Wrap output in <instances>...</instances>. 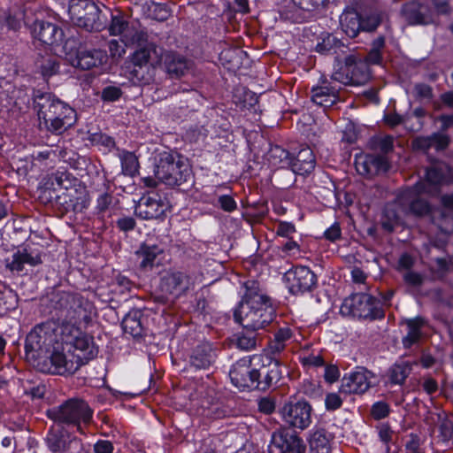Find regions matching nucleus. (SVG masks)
<instances>
[{
  "mask_svg": "<svg viewBox=\"0 0 453 453\" xmlns=\"http://www.w3.org/2000/svg\"><path fill=\"white\" fill-rule=\"evenodd\" d=\"M59 309L65 311L70 321L62 322L61 342L74 348L73 357L80 359L81 366L97 354L93 337L82 332L75 323L88 319L87 311L80 297L70 293H62L58 301Z\"/></svg>",
  "mask_w": 453,
  "mask_h": 453,
  "instance_id": "obj_1",
  "label": "nucleus"
},
{
  "mask_svg": "<svg viewBox=\"0 0 453 453\" xmlns=\"http://www.w3.org/2000/svg\"><path fill=\"white\" fill-rule=\"evenodd\" d=\"M245 288L246 292L234 316L243 328L255 332L273 321L274 311L270 300L260 291L256 281L246 282Z\"/></svg>",
  "mask_w": 453,
  "mask_h": 453,
  "instance_id": "obj_2",
  "label": "nucleus"
},
{
  "mask_svg": "<svg viewBox=\"0 0 453 453\" xmlns=\"http://www.w3.org/2000/svg\"><path fill=\"white\" fill-rule=\"evenodd\" d=\"M34 104L40 126L52 134L64 133L76 121L75 111L50 93L36 91Z\"/></svg>",
  "mask_w": 453,
  "mask_h": 453,
  "instance_id": "obj_3",
  "label": "nucleus"
},
{
  "mask_svg": "<svg viewBox=\"0 0 453 453\" xmlns=\"http://www.w3.org/2000/svg\"><path fill=\"white\" fill-rule=\"evenodd\" d=\"M154 176L144 177L143 183L156 187L158 181L167 186H180L190 177V168L180 156L165 149L157 150L154 157Z\"/></svg>",
  "mask_w": 453,
  "mask_h": 453,
  "instance_id": "obj_4",
  "label": "nucleus"
},
{
  "mask_svg": "<svg viewBox=\"0 0 453 453\" xmlns=\"http://www.w3.org/2000/svg\"><path fill=\"white\" fill-rule=\"evenodd\" d=\"M62 323L58 320H47L36 326L27 334L26 340V356L35 363L50 353L53 348L60 344Z\"/></svg>",
  "mask_w": 453,
  "mask_h": 453,
  "instance_id": "obj_5",
  "label": "nucleus"
},
{
  "mask_svg": "<svg viewBox=\"0 0 453 453\" xmlns=\"http://www.w3.org/2000/svg\"><path fill=\"white\" fill-rule=\"evenodd\" d=\"M48 414L55 421L77 426L81 433L82 430L80 422L88 423L92 418V411L88 405L83 400L76 398L65 401L58 408L49 411Z\"/></svg>",
  "mask_w": 453,
  "mask_h": 453,
  "instance_id": "obj_6",
  "label": "nucleus"
},
{
  "mask_svg": "<svg viewBox=\"0 0 453 453\" xmlns=\"http://www.w3.org/2000/svg\"><path fill=\"white\" fill-rule=\"evenodd\" d=\"M68 12L73 23L87 31H99L103 27L100 10L90 0H71Z\"/></svg>",
  "mask_w": 453,
  "mask_h": 453,
  "instance_id": "obj_7",
  "label": "nucleus"
},
{
  "mask_svg": "<svg viewBox=\"0 0 453 453\" xmlns=\"http://www.w3.org/2000/svg\"><path fill=\"white\" fill-rule=\"evenodd\" d=\"M62 343L58 344L45 355V357L37 360L34 365L42 372L60 375L73 374L81 367L80 359L67 358L63 352Z\"/></svg>",
  "mask_w": 453,
  "mask_h": 453,
  "instance_id": "obj_8",
  "label": "nucleus"
},
{
  "mask_svg": "<svg viewBox=\"0 0 453 453\" xmlns=\"http://www.w3.org/2000/svg\"><path fill=\"white\" fill-rule=\"evenodd\" d=\"M254 388L265 390L276 384L280 377V362L268 355L252 357Z\"/></svg>",
  "mask_w": 453,
  "mask_h": 453,
  "instance_id": "obj_9",
  "label": "nucleus"
},
{
  "mask_svg": "<svg viewBox=\"0 0 453 453\" xmlns=\"http://www.w3.org/2000/svg\"><path fill=\"white\" fill-rule=\"evenodd\" d=\"M379 304L380 302L371 295L358 293L344 300L341 311L360 319H374L383 316Z\"/></svg>",
  "mask_w": 453,
  "mask_h": 453,
  "instance_id": "obj_10",
  "label": "nucleus"
},
{
  "mask_svg": "<svg viewBox=\"0 0 453 453\" xmlns=\"http://www.w3.org/2000/svg\"><path fill=\"white\" fill-rule=\"evenodd\" d=\"M370 78L367 64L354 55H349L341 65L332 74V79L344 85L359 86L365 84Z\"/></svg>",
  "mask_w": 453,
  "mask_h": 453,
  "instance_id": "obj_11",
  "label": "nucleus"
},
{
  "mask_svg": "<svg viewBox=\"0 0 453 453\" xmlns=\"http://www.w3.org/2000/svg\"><path fill=\"white\" fill-rule=\"evenodd\" d=\"M311 406L307 402L298 401L285 403L280 410V414L288 426L303 430L311 422Z\"/></svg>",
  "mask_w": 453,
  "mask_h": 453,
  "instance_id": "obj_12",
  "label": "nucleus"
},
{
  "mask_svg": "<svg viewBox=\"0 0 453 453\" xmlns=\"http://www.w3.org/2000/svg\"><path fill=\"white\" fill-rule=\"evenodd\" d=\"M305 449L303 441L296 433L287 429L273 433L268 446L270 453H303Z\"/></svg>",
  "mask_w": 453,
  "mask_h": 453,
  "instance_id": "obj_13",
  "label": "nucleus"
},
{
  "mask_svg": "<svg viewBox=\"0 0 453 453\" xmlns=\"http://www.w3.org/2000/svg\"><path fill=\"white\" fill-rule=\"evenodd\" d=\"M421 194H427L424 183H417L414 187L403 191L398 196L401 212H411L418 216L426 214L429 207L425 200L419 198L418 196Z\"/></svg>",
  "mask_w": 453,
  "mask_h": 453,
  "instance_id": "obj_14",
  "label": "nucleus"
},
{
  "mask_svg": "<svg viewBox=\"0 0 453 453\" xmlns=\"http://www.w3.org/2000/svg\"><path fill=\"white\" fill-rule=\"evenodd\" d=\"M108 30L112 36H120L121 42L126 46L140 45L142 42H146L148 39V35L143 30L130 27L127 19L121 15L111 17Z\"/></svg>",
  "mask_w": 453,
  "mask_h": 453,
  "instance_id": "obj_15",
  "label": "nucleus"
},
{
  "mask_svg": "<svg viewBox=\"0 0 453 453\" xmlns=\"http://www.w3.org/2000/svg\"><path fill=\"white\" fill-rule=\"evenodd\" d=\"M289 291L295 295L311 291L317 285V276L307 266H296L285 273Z\"/></svg>",
  "mask_w": 453,
  "mask_h": 453,
  "instance_id": "obj_16",
  "label": "nucleus"
},
{
  "mask_svg": "<svg viewBox=\"0 0 453 453\" xmlns=\"http://www.w3.org/2000/svg\"><path fill=\"white\" fill-rule=\"evenodd\" d=\"M190 287L189 278L180 272H166L160 279L161 295L155 297L157 302L165 303L168 295L179 296Z\"/></svg>",
  "mask_w": 453,
  "mask_h": 453,
  "instance_id": "obj_17",
  "label": "nucleus"
},
{
  "mask_svg": "<svg viewBox=\"0 0 453 453\" xmlns=\"http://www.w3.org/2000/svg\"><path fill=\"white\" fill-rule=\"evenodd\" d=\"M169 209L168 202L158 195L142 196L135 206V214L142 219H157Z\"/></svg>",
  "mask_w": 453,
  "mask_h": 453,
  "instance_id": "obj_18",
  "label": "nucleus"
},
{
  "mask_svg": "<svg viewBox=\"0 0 453 453\" xmlns=\"http://www.w3.org/2000/svg\"><path fill=\"white\" fill-rule=\"evenodd\" d=\"M161 65H163L166 73L171 78L179 79L194 71V63L174 51L164 50L161 58Z\"/></svg>",
  "mask_w": 453,
  "mask_h": 453,
  "instance_id": "obj_19",
  "label": "nucleus"
},
{
  "mask_svg": "<svg viewBox=\"0 0 453 453\" xmlns=\"http://www.w3.org/2000/svg\"><path fill=\"white\" fill-rule=\"evenodd\" d=\"M372 373L366 371H357L342 380L340 391L344 394H364L371 387Z\"/></svg>",
  "mask_w": 453,
  "mask_h": 453,
  "instance_id": "obj_20",
  "label": "nucleus"
},
{
  "mask_svg": "<svg viewBox=\"0 0 453 453\" xmlns=\"http://www.w3.org/2000/svg\"><path fill=\"white\" fill-rule=\"evenodd\" d=\"M355 165L357 173L364 176H372L388 169L386 157L379 155L357 156Z\"/></svg>",
  "mask_w": 453,
  "mask_h": 453,
  "instance_id": "obj_21",
  "label": "nucleus"
},
{
  "mask_svg": "<svg viewBox=\"0 0 453 453\" xmlns=\"http://www.w3.org/2000/svg\"><path fill=\"white\" fill-rule=\"evenodd\" d=\"M252 359L242 358L237 361L232 367L229 376L232 383L239 388H253L254 377Z\"/></svg>",
  "mask_w": 453,
  "mask_h": 453,
  "instance_id": "obj_22",
  "label": "nucleus"
},
{
  "mask_svg": "<svg viewBox=\"0 0 453 453\" xmlns=\"http://www.w3.org/2000/svg\"><path fill=\"white\" fill-rule=\"evenodd\" d=\"M107 56L100 50H79L75 57H70L69 61L74 67L82 70H89L102 65L106 61Z\"/></svg>",
  "mask_w": 453,
  "mask_h": 453,
  "instance_id": "obj_23",
  "label": "nucleus"
},
{
  "mask_svg": "<svg viewBox=\"0 0 453 453\" xmlns=\"http://www.w3.org/2000/svg\"><path fill=\"white\" fill-rule=\"evenodd\" d=\"M142 42L132 57L133 65L135 66H146L150 64L152 66L161 65V58L164 49L154 43H148L142 46Z\"/></svg>",
  "mask_w": 453,
  "mask_h": 453,
  "instance_id": "obj_24",
  "label": "nucleus"
},
{
  "mask_svg": "<svg viewBox=\"0 0 453 453\" xmlns=\"http://www.w3.org/2000/svg\"><path fill=\"white\" fill-rule=\"evenodd\" d=\"M402 15L410 25H427L434 21L432 11L415 1L403 5Z\"/></svg>",
  "mask_w": 453,
  "mask_h": 453,
  "instance_id": "obj_25",
  "label": "nucleus"
},
{
  "mask_svg": "<svg viewBox=\"0 0 453 453\" xmlns=\"http://www.w3.org/2000/svg\"><path fill=\"white\" fill-rule=\"evenodd\" d=\"M33 35L44 44L52 45L60 42L63 38V32L56 25L36 20L33 25Z\"/></svg>",
  "mask_w": 453,
  "mask_h": 453,
  "instance_id": "obj_26",
  "label": "nucleus"
},
{
  "mask_svg": "<svg viewBox=\"0 0 453 453\" xmlns=\"http://www.w3.org/2000/svg\"><path fill=\"white\" fill-rule=\"evenodd\" d=\"M339 89L326 83L311 89V100L318 105L330 107L338 99Z\"/></svg>",
  "mask_w": 453,
  "mask_h": 453,
  "instance_id": "obj_27",
  "label": "nucleus"
},
{
  "mask_svg": "<svg viewBox=\"0 0 453 453\" xmlns=\"http://www.w3.org/2000/svg\"><path fill=\"white\" fill-rule=\"evenodd\" d=\"M315 163L313 151L306 147L299 150L295 160L291 162V167L294 173L304 175L314 169Z\"/></svg>",
  "mask_w": 453,
  "mask_h": 453,
  "instance_id": "obj_28",
  "label": "nucleus"
},
{
  "mask_svg": "<svg viewBox=\"0 0 453 453\" xmlns=\"http://www.w3.org/2000/svg\"><path fill=\"white\" fill-rule=\"evenodd\" d=\"M42 263V258L39 253L28 252L27 250H18L12 255L11 262L7 263V267L11 271L20 272L23 270L24 265H29L35 266Z\"/></svg>",
  "mask_w": 453,
  "mask_h": 453,
  "instance_id": "obj_29",
  "label": "nucleus"
},
{
  "mask_svg": "<svg viewBox=\"0 0 453 453\" xmlns=\"http://www.w3.org/2000/svg\"><path fill=\"white\" fill-rule=\"evenodd\" d=\"M446 166L434 165L426 170V180L420 183H424L427 194L435 195L439 191V186L445 178Z\"/></svg>",
  "mask_w": 453,
  "mask_h": 453,
  "instance_id": "obj_30",
  "label": "nucleus"
},
{
  "mask_svg": "<svg viewBox=\"0 0 453 453\" xmlns=\"http://www.w3.org/2000/svg\"><path fill=\"white\" fill-rule=\"evenodd\" d=\"M142 312L138 310L128 312L122 321V328L126 334L134 338L141 337L143 334Z\"/></svg>",
  "mask_w": 453,
  "mask_h": 453,
  "instance_id": "obj_31",
  "label": "nucleus"
},
{
  "mask_svg": "<svg viewBox=\"0 0 453 453\" xmlns=\"http://www.w3.org/2000/svg\"><path fill=\"white\" fill-rule=\"evenodd\" d=\"M341 26L343 32L351 38L356 37L363 30L362 19L354 11L345 12L341 16Z\"/></svg>",
  "mask_w": 453,
  "mask_h": 453,
  "instance_id": "obj_32",
  "label": "nucleus"
},
{
  "mask_svg": "<svg viewBox=\"0 0 453 453\" xmlns=\"http://www.w3.org/2000/svg\"><path fill=\"white\" fill-rule=\"evenodd\" d=\"M163 253V250L159 247L153 245H142L136 255L139 257L140 267L148 270L151 269L156 264L157 257Z\"/></svg>",
  "mask_w": 453,
  "mask_h": 453,
  "instance_id": "obj_33",
  "label": "nucleus"
},
{
  "mask_svg": "<svg viewBox=\"0 0 453 453\" xmlns=\"http://www.w3.org/2000/svg\"><path fill=\"white\" fill-rule=\"evenodd\" d=\"M213 361L211 348L208 344L198 346L190 359L191 365L196 369L208 368Z\"/></svg>",
  "mask_w": 453,
  "mask_h": 453,
  "instance_id": "obj_34",
  "label": "nucleus"
},
{
  "mask_svg": "<svg viewBox=\"0 0 453 453\" xmlns=\"http://www.w3.org/2000/svg\"><path fill=\"white\" fill-rule=\"evenodd\" d=\"M310 449L312 453H330V441L325 430H316L309 440Z\"/></svg>",
  "mask_w": 453,
  "mask_h": 453,
  "instance_id": "obj_35",
  "label": "nucleus"
},
{
  "mask_svg": "<svg viewBox=\"0 0 453 453\" xmlns=\"http://www.w3.org/2000/svg\"><path fill=\"white\" fill-rule=\"evenodd\" d=\"M411 371L412 365L409 362L395 364L388 370L390 383L394 385H403Z\"/></svg>",
  "mask_w": 453,
  "mask_h": 453,
  "instance_id": "obj_36",
  "label": "nucleus"
},
{
  "mask_svg": "<svg viewBox=\"0 0 453 453\" xmlns=\"http://www.w3.org/2000/svg\"><path fill=\"white\" fill-rule=\"evenodd\" d=\"M425 323V319L421 317H416L406 321L409 332L403 339V343L405 348H410L419 340L421 336L420 328L424 326Z\"/></svg>",
  "mask_w": 453,
  "mask_h": 453,
  "instance_id": "obj_37",
  "label": "nucleus"
},
{
  "mask_svg": "<svg viewBox=\"0 0 453 453\" xmlns=\"http://www.w3.org/2000/svg\"><path fill=\"white\" fill-rule=\"evenodd\" d=\"M36 65L43 77H50L58 71V58L51 55L42 56L37 59Z\"/></svg>",
  "mask_w": 453,
  "mask_h": 453,
  "instance_id": "obj_38",
  "label": "nucleus"
},
{
  "mask_svg": "<svg viewBox=\"0 0 453 453\" xmlns=\"http://www.w3.org/2000/svg\"><path fill=\"white\" fill-rule=\"evenodd\" d=\"M122 173L125 175L134 176L138 173V158L133 152L123 151L120 154Z\"/></svg>",
  "mask_w": 453,
  "mask_h": 453,
  "instance_id": "obj_39",
  "label": "nucleus"
},
{
  "mask_svg": "<svg viewBox=\"0 0 453 453\" xmlns=\"http://www.w3.org/2000/svg\"><path fill=\"white\" fill-rule=\"evenodd\" d=\"M344 45L334 35H327L323 41L316 46V50L320 53L337 54L338 50L343 52Z\"/></svg>",
  "mask_w": 453,
  "mask_h": 453,
  "instance_id": "obj_40",
  "label": "nucleus"
},
{
  "mask_svg": "<svg viewBox=\"0 0 453 453\" xmlns=\"http://www.w3.org/2000/svg\"><path fill=\"white\" fill-rule=\"evenodd\" d=\"M50 185L53 189H68L72 186L70 175L65 172H57L50 178Z\"/></svg>",
  "mask_w": 453,
  "mask_h": 453,
  "instance_id": "obj_41",
  "label": "nucleus"
},
{
  "mask_svg": "<svg viewBox=\"0 0 453 453\" xmlns=\"http://www.w3.org/2000/svg\"><path fill=\"white\" fill-rule=\"evenodd\" d=\"M412 95L417 100L429 101L433 98V88L426 83H416L413 86Z\"/></svg>",
  "mask_w": 453,
  "mask_h": 453,
  "instance_id": "obj_42",
  "label": "nucleus"
},
{
  "mask_svg": "<svg viewBox=\"0 0 453 453\" xmlns=\"http://www.w3.org/2000/svg\"><path fill=\"white\" fill-rule=\"evenodd\" d=\"M16 297L11 290L0 291V314L15 308Z\"/></svg>",
  "mask_w": 453,
  "mask_h": 453,
  "instance_id": "obj_43",
  "label": "nucleus"
},
{
  "mask_svg": "<svg viewBox=\"0 0 453 453\" xmlns=\"http://www.w3.org/2000/svg\"><path fill=\"white\" fill-rule=\"evenodd\" d=\"M396 205H398L401 208V206L399 205V203L397 202L396 204H395V205L388 206L384 211L385 216L388 218V220L383 221L382 226L385 229H387L388 231H393L394 225L395 223H397L400 219V212L395 211V207Z\"/></svg>",
  "mask_w": 453,
  "mask_h": 453,
  "instance_id": "obj_44",
  "label": "nucleus"
},
{
  "mask_svg": "<svg viewBox=\"0 0 453 453\" xmlns=\"http://www.w3.org/2000/svg\"><path fill=\"white\" fill-rule=\"evenodd\" d=\"M48 447L53 453H61L66 449V441L62 435L57 434H50L48 439Z\"/></svg>",
  "mask_w": 453,
  "mask_h": 453,
  "instance_id": "obj_45",
  "label": "nucleus"
},
{
  "mask_svg": "<svg viewBox=\"0 0 453 453\" xmlns=\"http://www.w3.org/2000/svg\"><path fill=\"white\" fill-rule=\"evenodd\" d=\"M385 15L382 12H375L362 19V26L364 31H374L378 26L383 21Z\"/></svg>",
  "mask_w": 453,
  "mask_h": 453,
  "instance_id": "obj_46",
  "label": "nucleus"
},
{
  "mask_svg": "<svg viewBox=\"0 0 453 453\" xmlns=\"http://www.w3.org/2000/svg\"><path fill=\"white\" fill-rule=\"evenodd\" d=\"M145 66H135L129 73V79L135 84H146L150 77L145 73Z\"/></svg>",
  "mask_w": 453,
  "mask_h": 453,
  "instance_id": "obj_47",
  "label": "nucleus"
},
{
  "mask_svg": "<svg viewBox=\"0 0 453 453\" xmlns=\"http://www.w3.org/2000/svg\"><path fill=\"white\" fill-rule=\"evenodd\" d=\"M327 0H293V3L304 11H313L324 6Z\"/></svg>",
  "mask_w": 453,
  "mask_h": 453,
  "instance_id": "obj_48",
  "label": "nucleus"
},
{
  "mask_svg": "<svg viewBox=\"0 0 453 453\" xmlns=\"http://www.w3.org/2000/svg\"><path fill=\"white\" fill-rule=\"evenodd\" d=\"M301 363L307 367H319L324 365V359L320 355L308 354L300 357Z\"/></svg>",
  "mask_w": 453,
  "mask_h": 453,
  "instance_id": "obj_49",
  "label": "nucleus"
},
{
  "mask_svg": "<svg viewBox=\"0 0 453 453\" xmlns=\"http://www.w3.org/2000/svg\"><path fill=\"white\" fill-rule=\"evenodd\" d=\"M394 432L391 427L387 424H382L379 426V437L382 442L386 444L387 452L389 451L388 443L393 441Z\"/></svg>",
  "mask_w": 453,
  "mask_h": 453,
  "instance_id": "obj_50",
  "label": "nucleus"
},
{
  "mask_svg": "<svg viewBox=\"0 0 453 453\" xmlns=\"http://www.w3.org/2000/svg\"><path fill=\"white\" fill-rule=\"evenodd\" d=\"M371 413L375 419H381L388 415L389 407L384 402H378L372 405Z\"/></svg>",
  "mask_w": 453,
  "mask_h": 453,
  "instance_id": "obj_51",
  "label": "nucleus"
},
{
  "mask_svg": "<svg viewBox=\"0 0 453 453\" xmlns=\"http://www.w3.org/2000/svg\"><path fill=\"white\" fill-rule=\"evenodd\" d=\"M121 96V89L114 86H108L102 91V99L104 101L113 102L118 100Z\"/></svg>",
  "mask_w": 453,
  "mask_h": 453,
  "instance_id": "obj_52",
  "label": "nucleus"
},
{
  "mask_svg": "<svg viewBox=\"0 0 453 453\" xmlns=\"http://www.w3.org/2000/svg\"><path fill=\"white\" fill-rule=\"evenodd\" d=\"M326 408L328 411H335L342 404V400L336 393H329L326 395L325 399Z\"/></svg>",
  "mask_w": 453,
  "mask_h": 453,
  "instance_id": "obj_53",
  "label": "nucleus"
},
{
  "mask_svg": "<svg viewBox=\"0 0 453 453\" xmlns=\"http://www.w3.org/2000/svg\"><path fill=\"white\" fill-rule=\"evenodd\" d=\"M236 345L243 350H250L256 346V339L250 335H241L237 338Z\"/></svg>",
  "mask_w": 453,
  "mask_h": 453,
  "instance_id": "obj_54",
  "label": "nucleus"
},
{
  "mask_svg": "<svg viewBox=\"0 0 453 453\" xmlns=\"http://www.w3.org/2000/svg\"><path fill=\"white\" fill-rule=\"evenodd\" d=\"M416 150H427L434 146L433 134L430 136L417 137L412 142Z\"/></svg>",
  "mask_w": 453,
  "mask_h": 453,
  "instance_id": "obj_55",
  "label": "nucleus"
},
{
  "mask_svg": "<svg viewBox=\"0 0 453 453\" xmlns=\"http://www.w3.org/2000/svg\"><path fill=\"white\" fill-rule=\"evenodd\" d=\"M430 4L434 8L433 14H448L450 12V7L447 0H430Z\"/></svg>",
  "mask_w": 453,
  "mask_h": 453,
  "instance_id": "obj_56",
  "label": "nucleus"
},
{
  "mask_svg": "<svg viewBox=\"0 0 453 453\" xmlns=\"http://www.w3.org/2000/svg\"><path fill=\"white\" fill-rule=\"evenodd\" d=\"M403 280L407 284L413 287H418L423 283L422 276L412 271H406L403 273Z\"/></svg>",
  "mask_w": 453,
  "mask_h": 453,
  "instance_id": "obj_57",
  "label": "nucleus"
},
{
  "mask_svg": "<svg viewBox=\"0 0 453 453\" xmlns=\"http://www.w3.org/2000/svg\"><path fill=\"white\" fill-rule=\"evenodd\" d=\"M123 44V42L119 43L117 40H111L109 42V50L112 58H119L125 54L126 50Z\"/></svg>",
  "mask_w": 453,
  "mask_h": 453,
  "instance_id": "obj_58",
  "label": "nucleus"
},
{
  "mask_svg": "<svg viewBox=\"0 0 453 453\" xmlns=\"http://www.w3.org/2000/svg\"><path fill=\"white\" fill-rule=\"evenodd\" d=\"M219 203L222 210L231 212L236 209V203L230 196H221L219 197Z\"/></svg>",
  "mask_w": 453,
  "mask_h": 453,
  "instance_id": "obj_59",
  "label": "nucleus"
},
{
  "mask_svg": "<svg viewBox=\"0 0 453 453\" xmlns=\"http://www.w3.org/2000/svg\"><path fill=\"white\" fill-rule=\"evenodd\" d=\"M275 409V403L268 397L261 398L258 401V410L265 414H271Z\"/></svg>",
  "mask_w": 453,
  "mask_h": 453,
  "instance_id": "obj_60",
  "label": "nucleus"
},
{
  "mask_svg": "<svg viewBox=\"0 0 453 453\" xmlns=\"http://www.w3.org/2000/svg\"><path fill=\"white\" fill-rule=\"evenodd\" d=\"M419 446L420 441L418 436L411 434L405 444L407 453H420Z\"/></svg>",
  "mask_w": 453,
  "mask_h": 453,
  "instance_id": "obj_61",
  "label": "nucleus"
},
{
  "mask_svg": "<svg viewBox=\"0 0 453 453\" xmlns=\"http://www.w3.org/2000/svg\"><path fill=\"white\" fill-rule=\"evenodd\" d=\"M434 146L436 150H444L449 142V138L446 134H433Z\"/></svg>",
  "mask_w": 453,
  "mask_h": 453,
  "instance_id": "obj_62",
  "label": "nucleus"
},
{
  "mask_svg": "<svg viewBox=\"0 0 453 453\" xmlns=\"http://www.w3.org/2000/svg\"><path fill=\"white\" fill-rule=\"evenodd\" d=\"M292 333L290 328L288 327H283L279 329L275 334L273 339L280 342L286 345V342L291 338Z\"/></svg>",
  "mask_w": 453,
  "mask_h": 453,
  "instance_id": "obj_63",
  "label": "nucleus"
},
{
  "mask_svg": "<svg viewBox=\"0 0 453 453\" xmlns=\"http://www.w3.org/2000/svg\"><path fill=\"white\" fill-rule=\"evenodd\" d=\"M94 450L96 453H112L113 446L109 441H98L94 445Z\"/></svg>",
  "mask_w": 453,
  "mask_h": 453,
  "instance_id": "obj_64",
  "label": "nucleus"
}]
</instances>
